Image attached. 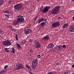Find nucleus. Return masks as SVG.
<instances>
[{"instance_id": "nucleus-17", "label": "nucleus", "mask_w": 74, "mask_h": 74, "mask_svg": "<svg viewBox=\"0 0 74 74\" xmlns=\"http://www.w3.org/2000/svg\"><path fill=\"white\" fill-rule=\"evenodd\" d=\"M69 24L67 23L65 24L62 27L63 29H64V28H66V27L68 26Z\"/></svg>"}, {"instance_id": "nucleus-1", "label": "nucleus", "mask_w": 74, "mask_h": 74, "mask_svg": "<svg viewBox=\"0 0 74 74\" xmlns=\"http://www.w3.org/2000/svg\"><path fill=\"white\" fill-rule=\"evenodd\" d=\"M60 9V7L59 6H56L52 10L51 12V14L53 15H56L58 14L59 11Z\"/></svg>"}, {"instance_id": "nucleus-50", "label": "nucleus", "mask_w": 74, "mask_h": 74, "mask_svg": "<svg viewBox=\"0 0 74 74\" xmlns=\"http://www.w3.org/2000/svg\"><path fill=\"white\" fill-rule=\"evenodd\" d=\"M0 70H1V69H0Z\"/></svg>"}, {"instance_id": "nucleus-47", "label": "nucleus", "mask_w": 74, "mask_h": 74, "mask_svg": "<svg viewBox=\"0 0 74 74\" xmlns=\"http://www.w3.org/2000/svg\"><path fill=\"white\" fill-rule=\"evenodd\" d=\"M72 1H74V0H72Z\"/></svg>"}, {"instance_id": "nucleus-2", "label": "nucleus", "mask_w": 74, "mask_h": 74, "mask_svg": "<svg viewBox=\"0 0 74 74\" xmlns=\"http://www.w3.org/2000/svg\"><path fill=\"white\" fill-rule=\"evenodd\" d=\"M24 69L23 65L22 64L17 63L16 65V67L15 68V70H17L19 69Z\"/></svg>"}, {"instance_id": "nucleus-19", "label": "nucleus", "mask_w": 74, "mask_h": 74, "mask_svg": "<svg viewBox=\"0 0 74 74\" xmlns=\"http://www.w3.org/2000/svg\"><path fill=\"white\" fill-rule=\"evenodd\" d=\"M71 72V71H66L64 72V74H72Z\"/></svg>"}, {"instance_id": "nucleus-7", "label": "nucleus", "mask_w": 74, "mask_h": 74, "mask_svg": "<svg viewBox=\"0 0 74 74\" xmlns=\"http://www.w3.org/2000/svg\"><path fill=\"white\" fill-rule=\"evenodd\" d=\"M11 43L10 41H5L3 42V45L5 46H10L11 45Z\"/></svg>"}, {"instance_id": "nucleus-38", "label": "nucleus", "mask_w": 74, "mask_h": 74, "mask_svg": "<svg viewBox=\"0 0 74 74\" xmlns=\"http://www.w3.org/2000/svg\"><path fill=\"white\" fill-rule=\"evenodd\" d=\"M38 18V16H36V18H35V19L34 20V21H36V20L37 19V18Z\"/></svg>"}, {"instance_id": "nucleus-25", "label": "nucleus", "mask_w": 74, "mask_h": 74, "mask_svg": "<svg viewBox=\"0 0 74 74\" xmlns=\"http://www.w3.org/2000/svg\"><path fill=\"white\" fill-rule=\"evenodd\" d=\"M15 37L16 38V41H18V35L16 34V36H15Z\"/></svg>"}, {"instance_id": "nucleus-27", "label": "nucleus", "mask_w": 74, "mask_h": 74, "mask_svg": "<svg viewBox=\"0 0 74 74\" xmlns=\"http://www.w3.org/2000/svg\"><path fill=\"white\" fill-rule=\"evenodd\" d=\"M8 67V65H6L4 67V69H7V67Z\"/></svg>"}, {"instance_id": "nucleus-5", "label": "nucleus", "mask_w": 74, "mask_h": 74, "mask_svg": "<svg viewBox=\"0 0 74 74\" xmlns=\"http://www.w3.org/2000/svg\"><path fill=\"white\" fill-rule=\"evenodd\" d=\"M34 42L35 44L34 45V46L35 48H40L41 47V44L39 43V42H38V41L37 40H35Z\"/></svg>"}, {"instance_id": "nucleus-4", "label": "nucleus", "mask_w": 74, "mask_h": 74, "mask_svg": "<svg viewBox=\"0 0 74 74\" xmlns=\"http://www.w3.org/2000/svg\"><path fill=\"white\" fill-rule=\"evenodd\" d=\"M51 8V7L50 6H46L43 10L41 9V8L40 11L43 13H45V12H48V11H49V10Z\"/></svg>"}, {"instance_id": "nucleus-8", "label": "nucleus", "mask_w": 74, "mask_h": 74, "mask_svg": "<svg viewBox=\"0 0 74 74\" xmlns=\"http://www.w3.org/2000/svg\"><path fill=\"white\" fill-rule=\"evenodd\" d=\"M60 26V23L59 22H56V23H53L52 24V27H56Z\"/></svg>"}, {"instance_id": "nucleus-26", "label": "nucleus", "mask_w": 74, "mask_h": 74, "mask_svg": "<svg viewBox=\"0 0 74 74\" xmlns=\"http://www.w3.org/2000/svg\"><path fill=\"white\" fill-rule=\"evenodd\" d=\"M3 33L2 31L0 29V34H3Z\"/></svg>"}, {"instance_id": "nucleus-45", "label": "nucleus", "mask_w": 74, "mask_h": 74, "mask_svg": "<svg viewBox=\"0 0 74 74\" xmlns=\"http://www.w3.org/2000/svg\"><path fill=\"white\" fill-rule=\"evenodd\" d=\"M37 1H38V2H39L40 0H37Z\"/></svg>"}, {"instance_id": "nucleus-21", "label": "nucleus", "mask_w": 74, "mask_h": 74, "mask_svg": "<svg viewBox=\"0 0 74 74\" xmlns=\"http://www.w3.org/2000/svg\"><path fill=\"white\" fill-rule=\"evenodd\" d=\"M3 12H5V13H6V14H8L9 12V11H8V10L3 11Z\"/></svg>"}, {"instance_id": "nucleus-29", "label": "nucleus", "mask_w": 74, "mask_h": 74, "mask_svg": "<svg viewBox=\"0 0 74 74\" xmlns=\"http://www.w3.org/2000/svg\"><path fill=\"white\" fill-rule=\"evenodd\" d=\"M62 48H66V45H63L62 46Z\"/></svg>"}, {"instance_id": "nucleus-9", "label": "nucleus", "mask_w": 74, "mask_h": 74, "mask_svg": "<svg viewBox=\"0 0 74 74\" xmlns=\"http://www.w3.org/2000/svg\"><path fill=\"white\" fill-rule=\"evenodd\" d=\"M69 32H74V25H71L69 27Z\"/></svg>"}, {"instance_id": "nucleus-12", "label": "nucleus", "mask_w": 74, "mask_h": 74, "mask_svg": "<svg viewBox=\"0 0 74 74\" xmlns=\"http://www.w3.org/2000/svg\"><path fill=\"white\" fill-rule=\"evenodd\" d=\"M49 36L46 35L44 37L42 38V40H47V41H48V40H49Z\"/></svg>"}, {"instance_id": "nucleus-15", "label": "nucleus", "mask_w": 74, "mask_h": 74, "mask_svg": "<svg viewBox=\"0 0 74 74\" xmlns=\"http://www.w3.org/2000/svg\"><path fill=\"white\" fill-rule=\"evenodd\" d=\"M43 21H44V18H41L39 19V20H38V23L39 24L41 22H43Z\"/></svg>"}, {"instance_id": "nucleus-33", "label": "nucleus", "mask_w": 74, "mask_h": 74, "mask_svg": "<svg viewBox=\"0 0 74 74\" xmlns=\"http://www.w3.org/2000/svg\"><path fill=\"white\" fill-rule=\"evenodd\" d=\"M47 74H53V73H52V72H49Z\"/></svg>"}, {"instance_id": "nucleus-32", "label": "nucleus", "mask_w": 74, "mask_h": 74, "mask_svg": "<svg viewBox=\"0 0 74 74\" xmlns=\"http://www.w3.org/2000/svg\"><path fill=\"white\" fill-rule=\"evenodd\" d=\"M16 46H18V48H21V46H20V45L19 44H16Z\"/></svg>"}, {"instance_id": "nucleus-3", "label": "nucleus", "mask_w": 74, "mask_h": 74, "mask_svg": "<svg viewBox=\"0 0 74 74\" xmlns=\"http://www.w3.org/2000/svg\"><path fill=\"white\" fill-rule=\"evenodd\" d=\"M14 7L15 10L19 11L22 8V5L21 4H19L14 6Z\"/></svg>"}, {"instance_id": "nucleus-14", "label": "nucleus", "mask_w": 74, "mask_h": 74, "mask_svg": "<svg viewBox=\"0 0 74 74\" xmlns=\"http://www.w3.org/2000/svg\"><path fill=\"white\" fill-rule=\"evenodd\" d=\"M54 47V45L52 43H51L48 45L47 48H53V47Z\"/></svg>"}, {"instance_id": "nucleus-42", "label": "nucleus", "mask_w": 74, "mask_h": 74, "mask_svg": "<svg viewBox=\"0 0 74 74\" xmlns=\"http://www.w3.org/2000/svg\"><path fill=\"white\" fill-rule=\"evenodd\" d=\"M72 67L73 68H74V64H73V65H72Z\"/></svg>"}, {"instance_id": "nucleus-23", "label": "nucleus", "mask_w": 74, "mask_h": 74, "mask_svg": "<svg viewBox=\"0 0 74 74\" xmlns=\"http://www.w3.org/2000/svg\"><path fill=\"white\" fill-rule=\"evenodd\" d=\"M4 0H0V4H3V1Z\"/></svg>"}, {"instance_id": "nucleus-37", "label": "nucleus", "mask_w": 74, "mask_h": 74, "mask_svg": "<svg viewBox=\"0 0 74 74\" xmlns=\"http://www.w3.org/2000/svg\"><path fill=\"white\" fill-rule=\"evenodd\" d=\"M12 30H13V31H14V32H16V30L15 29H12Z\"/></svg>"}, {"instance_id": "nucleus-18", "label": "nucleus", "mask_w": 74, "mask_h": 74, "mask_svg": "<svg viewBox=\"0 0 74 74\" xmlns=\"http://www.w3.org/2000/svg\"><path fill=\"white\" fill-rule=\"evenodd\" d=\"M36 67H37V65L32 64V68L33 70H35Z\"/></svg>"}, {"instance_id": "nucleus-49", "label": "nucleus", "mask_w": 74, "mask_h": 74, "mask_svg": "<svg viewBox=\"0 0 74 74\" xmlns=\"http://www.w3.org/2000/svg\"><path fill=\"white\" fill-rule=\"evenodd\" d=\"M72 74H74V73H72Z\"/></svg>"}, {"instance_id": "nucleus-20", "label": "nucleus", "mask_w": 74, "mask_h": 74, "mask_svg": "<svg viewBox=\"0 0 74 74\" xmlns=\"http://www.w3.org/2000/svg\"><path fill=\"white\" fill-rule=\"evenodd\" d=\"M4 50L5 52H8V53H9L10 52V50H8V48H5L4 49Z\"/></svg>"}, {"instance_id": "nucleus-46", "label": "nucleus", "mask_w": 74, "mask_h": 74, "mask_svg": "<svg viewBox=\"0 0 74 74\" xmlns=\"http://www.w3.org/2000/svg\"><path fill=\"white\" fill-rule=\"evenodd\" d=\"M4 71V73H5V72H6V71Z\"/></svg>"}, {"instance_id": "nucleus-48", "label": "nucleus", "mask_w": 74, "mask_h": 74, "mask_svg": "<svg viewBox=\"0 0 74 74\" xmlns=\"http://www.w3.org/2000/svg\"><path fill=\"white\" fill-rule=\"evenodd\" d=\"M30 70L32 71V70H31V69H30Z\"/></svg>"}, {"instance_id": "nucleus-43", "label": "nucleus", "mask_w": 74, "mask_h": 74, "mask_svg": "<svg viewBox=\"0 0 74 74\" xmlns=\"http://www.w3.org/2000/svg\"><path fill=\"white\" fill-rule=\"evenodd\" d=\"M5 16H8V15H7L6 14H5Z\"/></svg>"}, {"instance_id": "nucleus-30", "label": "nucleus", "mask_w": 74, "mask_h": 74, "mask_svg": "<svg viewBox=\"0 0 74 74\" xmlns=\"http://www.w3.org/2000/svg\"><path fill=\"white\" fill-rule=\"evenodd\" d=\"M37 57L38 58V59H39V58H41V56H40V55H38L37 56Z\"/></svg>"}, {"instance_id": "nucleus-36", "label": "nucleus", "mask_w": 74, "mask_h": 74, "mask_svg": "<svg viewBox=\"0 0 74 74\" xmlns=\"http://www.w3.org/2000/svg\"><path fill=\"white\" fill-rule=\"evenodd\" d=\"M12 2V1L11 0H10L8 1L9 4H11V3Z\"/></svg>"}, {"instance_id": "nucleus-31", "label": "nucleus", "mask_w": 74, "mask_h": 74, "mask_svg": "<svg viewBox=\"0 0 74 74\" xmlns=\"http://www.w3.org/2000/svg\"><path fill=\"white\" fill-rule=\"evenodd\" d=\"M23 42L24 44H25L26 42V41L25 40H23Z\"/></svg>"}, {"instance_id": "nucleus-35", "label": "nucleus", "mask_w": 74, "mask_h": 74, "mask_svg": "<svg viewBox=\"0 0 74 74\" xmlns=\"http://www.w3.org/2000/svg\"><path fill=\"white\" fill-rule=\"evenodd\" d=\"M29 42H32V41H33V39H29Z\"/></svg>"}, {"instance_id": "nucleus-34", "label": "nucleus", "mask_w": 74, "mask_h": 74, "mask_svg": "<svg viewBox=\"0 0 74 74\" xmlns=\"http://www.w3.org/2000/svg\"><path fill=\"white\" fill-rule=\"evenodd\" d=\"M4 71H3L0 72V74H3V73H4Z\"/></svg>"}, {"instance_id": "nucleus-6", "label": "nucleus", "mask_w": 74, "mask_h": 74, "mask_svg": "<svg viewBox=\"0 0 74 74\" xmlns=\"http://www.w3.org/2000/svg\"><path fill=\"white\" fill-rule=\"evenodd\" d=\"M23 17H24L21 15H19L17 16V18L19 22H23L25 21Z\"/></svg>"}, {"instance_id": "nucleus-39", "label": "nucleus", "mask_w": 74, "mask_h": 74, "mask_svg": "<svg viewBox=\"0 0 74 74\" xmlns=\"http://www.w3.org/2000/svg\"><path fill=\"white\" fill-rule=\"evenodd\" d=\"M61 18L60 17H58V19L59 21V20H60Z\"/></svg>"}, {"instance_id": "nucleus-10", "label": "nucleus", "mask_w": 74, "mask_h": 74, "mask_svg": "<svg viewBox=\"0 0 74 74\" xmlns=\"http://www.w3.org/2000/svg\"><path fill=\"white\" fill-rule=\"evenodd\" d=\"M32 64L33 65H37L38 64V62L37 61V59H35L32 62Z\"/></svg>"}, {"instance_id": "nucleus-40", "label": "nucleus", "mask_w": 74, "mask_h": 74, "mask_svg": "<svg viewBox=\"0 0 74 74\" xmlns=\"http://www.w3.org/2000/svg\"><path fill=\"white\" fill-rule=\"evenodd\" d=\"M55 64H56V65H59V64L58 62H56Z\"/></svg>"}, {"instance_id": "nucleus-16", "label": "nucleus", "mask_w": 74, "mask_h": 74, "mask_svg": "<svg viewBox=\"0 0 74 74\" xmlns=\"http://www.w3.org/2000/svg\"><path fill=\"white\" fill-rule=\"evenodd\" d=\"M63 47H62V46L60 45L57 46V49L58 51H60L61 50V49H62Z\"/></svg>"}, {"instance_id": "nucleus-24", "label": "nucleus", "mask_w": 74, "mask_h": 74, "mask_svg": "<svg viewBox=\"0 0 74 74\" xmlns=\"http://www.w3.org/2000/svg\"><path fill=\"white\" fill-rule=\"evenodd\" d=\"M12 52H13V53H15V49H14V48H12Z\"/></svg>"}, {"instance_id": "nucleus-22", "label": "nucleus", "mask_w": 74, "mask_h": 74, "mask_svg": "<svg viewBox=\"0 0 74 74\" xmlns=\"http://www.w3.org/2000/svg\"><path fill=\"white\" fill-rule=\"evenodd\" d=\"M45 23V22H42V23H41L40 25V26H44Z\"/></svg>"}, {"instance_id": "nucleus-28", "label": "nucleus", "mask_w": 74, "mask_h": 74, "mask_svg": "<svg viewBox=\"0 0 74 74\" xmlns=\"http://www.w3.org/2000/svg\"><path fill=\"white\" fill-rule=\"evenodd\" d=\"M26 66L28 68V69H30V67L29 66V65H26Z\"/></svg>"}, {"instance_id": "nucleus-41", "label": "nucleus", "mask_w": 74, "mask_h": 74, "mask_svg": "<svg viewBox=\"0 0 74 74\" xmlns=\"http://www.w3.org/2000/svg\"><path fill=\"white\" fill-rule=\"evenodd\" d=\"M30 52H32V53H33V51H32V49H30Z\"/></svg>"}, {"instance_id": "nucleus-11", "label": "nucleus", "mask_w": 74, "mask_h": 74, "mask_svg": "<svg viewBox=\"0 0 74 74\" xmlns=\"http://www.w3.org/2000/svg\"><path fill=\"white\" fill-rule=\"evenodd\" d=\"M25 34H29V33H32V30L29 29H25Z\"/></svg>"}, {"instance_id": "nucleus-44", "label": "nucleus", "mask_w": 74, "mask_h": 74, "mask_svg": "<svg viewBox=\"0 0 74 74\" xmlns=\"http://www.w3.org/2000/svg\"><path fill=\"white\" fill-rule=\"evenodd\" d=\"M44 21H47V19H44Z\"/></svg>"}, {"instance_id": "nucleus-13", "label": "nucleus", "mask_w": 74, "mask_h": 74, "mask_svg": "<svg viewBox=\"0 0 74 74\" xmlns=\"http://www.w3.org/2000/svg\"><path fill=\"white\" fill-rule=\"evenodd\" d=\"M19 21H18L17 18V20L13 22L14 25H17L18 23H19Z\"/></svg>"}]
</instances>
